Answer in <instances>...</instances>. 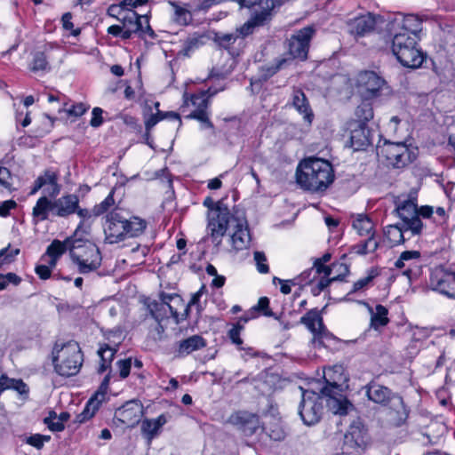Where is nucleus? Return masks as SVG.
Listing matches in <instances>:
<instances>
[{"label": "nucleus", "mask_w": 455, "mask_h": 455, "mask_svg": "<svg viewBox=\"0 0 455 455\" xmlns=\"http://www.w3.org/2000/svg\"><path fill=\"white\" fill-rule=\"evenodd\" d=\"M421 26V20L412 14L398 15L388 24L393 36L392 52L403 67L417 68L423 62V53L418 45Z\"/></svg>", "instance_id": "nucleus-1"}, {"label": "nucleus", "mask_w": 455, "mask_h": 455, "mask_svg": "<svg viewBox=\"0 0 455 455\" xmlns=\"http://www.w3.org/2000/svg\"><path fill=\"white\" fill-rule=\"evenodd\" d=\"M333 180L332 165L327 160L309 157L301 161L297 167V183L305 190L323 191L333 182Z\"/></svg>", "instance_id": "nucleus-2"}, {"label": "nucleus", "mask_w": 455, "mask_h": 455, "mask_svg": "<svg viewBox=\"0 0 455 455\" xmlns=\"http://www.w3.org/2000/svg\"><path fill=\"white\" fill-rule=\"evenodd\" d=\"M147 226V221L138 216L128 218L117 210L111 211L106 215L103 225L105 242L114 244L138 237L145 232Z\"/></svg>", "instance_id": "nucleus-3"}, {"label": "nucleus", "mask_w": 455, "mask_h": 455, "mask_svg": "<svg viewBox=\"0 0 455 455\" xmlns=\"http://www.w3.org/2000/svg\"><path fill=\"white\" fill-rule=\"evenodd\" d=\"M83 354L78 343L69 341L56 343L52 350V363L55 371L63 377L75 376L83 364Z\"/></svg>", "instance_id": "nucleus-4"}, {"label": "nucleus", "mask_w": 455, "mask_h": 455, "mask_svg": "<svg viewBox=\"0 0 455 455\" xmlns=\"http://www.w3.org/2000/svg\"><path fill=\"white\" fill-rule=\"evenodd\" d=\"M342 370L341 366L336 365L324 372L326 386L321 389V394L329 397L327 405L333 413L346 415L354 406L340 394L342 388L339 382L345 379Z\"/></svg>", "instance_id": "nucleus-5"}, {"label": "nucleus", "mask_w": 455, "mask_h": 455, "mask_svg": "<svg viewBox=\"0 0 455 455\" xmlns=\"http://www.w3.org/2000/svg\"><path fill=\"white\" fill-rule=\"evenodd\" d=\"M243 212L231 211L226 204L207 212V232L215 245H220L228 229H231Z\"/></svg>", "instance_id": "nucleus-6"}, {"label": "nucleus", "mask_w": 455, "mask_h": 455, "mask_svg": "<svg viewBox=\"0 0 455 455\" xmlns=\"http://www.w3.org/2000/svg\"><path fill=\"white\" fill-rule=\"evenodd\" d=\"M69 254L80 274L85 275L93 272L101 265V253L99 248L92 243L75 240L69 248Z\"/></svg>", "instance_id": "nucleus-7"}, {"label": "nucleus", "mask_w": 455, "mask_h": 455, "mask_svg": "<svg viewBox=\"0 0 455 455\" xmlns=\"http://www.w3.org/2000/svg\"><path fill=\"white\" fill-rule=\"evenodd\" d=\"M395 204V212L402 220L401 224L404 225L412 235H419L423 223L419 218L417 198L411 196L406 198L397 197Z\"/></svg>", "instance_id": "nucleus-8"}, {"label": "nucleus", "mask_w": 455, "mask_h": 455, "mask_svg": "<svg viewBox=\"0 0 455 455\" xmlns=\"http://www.w3.org/2000/svg\"><path fill=\"white\" fill-rule=\"evenodd\" d=\"M217 90L209 88L206 92L191 95L190 99H185L182 108L192 105L194 109L186 116L188 119H196L201 123L202 129H212L213 124L209 118V98L217 93Z\"/></svg>", "instance_id": "nucleus-9"}, {"label": "nucleus", "mask_w": 455, "mask_h": 455, "mask_svg": "<svg viewBox=\"0 0 455 455\" xmlns=\"http://www.w3.org/2000/svg\"><path fill=\"white\" fill-rule=\"evenodd\" d=\"M370 444L368 429L359 419L354 420L344 435L343 450L346 453H363Z\"/></svg>", "instance_id": "nucleus-10"}, {"label": "nucleus", "mask_w": 455, "mask_h": 455, "mask_svg": "<svg viewBox=\"0 0 455 455\" xmlns=\"http://www.w3.org/2000/svg\"><path fill=\"white\" fill-rule=\"evenodd\" d=\"M379 154L395 168H403L416 159V154L403 142L386 141L379 147Z\"/></svg>", "instance_id": "nucleus-11"}, {"label": "nucleus", "mask_w": 455, "mask_h": 455, "mask_svg": "<svg viewBox=\"0 0 455 455\" xmlns=\"http://www.w3.org/2000/svg\"><path fill=\"white\" fill-rule=\"evenodd\" d=\"M323 402L320 394L312 390L302 391L299 414L305 425L316 424L323 414Z\"/></svg>", "instance_id": "nucleus-12"}, {"label": "nucleus", "mask_w": 455, "mask_h": 455, "mask_svg": "<svg viewBox=\"0 0 455 455\" xmlns=\"http://www.w3.org/2000/svg\"><path fill=\"white\" fill-rule=\"evenodd\" d=\"M386 86V81L373 71H363L357 77V92L365 100L379 96Z\"/></svg>", "instance_id": "nucleus-13"}, {"label": "nucleus", "mask_w": 455, "mask_h": 455, "mask_svg": "<svg viewBox=\"0 0 455 455\" xmlns=\"http://www.w3.org/2000/svg\"><path fill=\"white\" fill-rule=\"evenodd\" d=\"M428 284L433 291L455 298V273L435 267L431 270Z\"/></svg>", "instance_id": "nucleus-14"}, {"label": "nucleus", "mask_w": 455, "mask_h": 455, "mask_svg": "<svg viewBox=\"0 0 455 455\" xmlns=\"http://www.w3.org/2000/svg\"><path fill=\"white\" fill-rule=\"evenodd\" d=\"M315 28L313 26L305 27L298 30L289 39V54L293 59L305 60L307 58L310 41L315 35Z\"/></svg>", "instance_id": "nucleus-15"}, {"label": "nucleus", "mask_w": 455, "mask_h": 455, "mask_svg": "<svg viewBox=\"0 0 455 455\" xmlns=\"http://www.w3.org/2000/svg\"><path fill=\"white\" fill-rule=\"evenodd\" d=\"M143 414L142 404L136 400L125 403L115 413V419L128 427H135Z\"/></svg>", "instance_id": "nucleus-16"}, {"label": "nucleus", "mask_w": 455, "mask_h": 455, "mask_svg": "<svg viewBox=\"0 0 455 455\" xmlns=\"http://www.w3.org/2000/svg\"><path fill=\"white\" fill-rule=\"evenodd\" d=\"M118 20L121 21L123 28L131 29L142 35H149L154 36L155 33L150 28L149 20L147 15H139L134 11H128L123 14L122 17H118Z\"/></svg>", "instance_id": "nucleus-17"}, {"label": "nucleus", "mask_w": 455, "mask_h": 455, "mask_svg": "<svg viewBox=\"0 0 455 455\" xmlns=\"http://www.w3.org/2000/svg\"><path fill=\"white\" fill-rule=\"evenodd\" d=\"M300 323L305 324L313 333L314 338L312 341L314 344L321 346L323 344L322 339L329 335L328 331L323 325V317L316 309L308 311L300 318Z\"/></svg>", "instance_id": "nucleus-18"}, {"label": "nucleus", "mask_w": 455, "mask_h": 455, "mask_svg": "<svg viewBox=\"0 0 455 455\" xmlns=\"http://www.w3.org/2000/svg\"><path fill=\"white\" fill-rule=\"evenodd\" d=\"M419 259L420 252L419 251H405L395 260V267L398 269H403V275L411 280L417 278L419 274L418 264Z\"/></svg>", "instance_id": "nucleus-19"}, {"label": "nucleus", "mask_w": 455, "mask_h": 455, "mask_svg": "<svg viewBox=\"0 0 455 455\" xmlns=\"http://www.w3.org/2000/svg\"><path fill=\"white\" fill-rule=\"evenodd\" d=\"M231 229L233 232L230 235V240L233 248L235 251L246 249L251 242V235L244 213L236 220L235 224Z\"/></svg>", "instance_id": "nucleus-20"}, {"label": "nucleus", "mask_w": 455, "mask_h": 455, "mask_svg": "<svg viewBox=\"0 0 455 455\" xmlns=\"http://www.w3.org/2000/svg\"><path fill=\"white\" fill-rule=\"evenodd\" d=\"M291 105L302 116L305 122L311 124L314 119V112L305 92L298 88H293L291 98Z\"/></svg>", "instance_id": "nucleus-21"}, {"label": "nucleus", "mask_w": 455, "mask_h": 455, "mask_svg": "<svg viewBox=\"0 0 455 455\" xmlns=\"http://www.w3.org/2000/svg\"><path fill=\"white\" fill-rule=\"evenodd\" d=\"M229 422L242 430L245 435H251L259 427L258 417L247 411L232 414L229 417Z\"/></svg>", "instance_id": "nucleus-22"}, {"label": "nucleus", "mask_w": 455, "mask_h": 455, "mask_svg": "<svg viewBox=\"0 0 455 455\" xmlns=\"http://www.w3.org/2000/svg\"><path fill=\"white\" fill-rule=\"evenodd\" d=\"M273 16L267 12H253L250 19L244 22L241 27L236 28V33L239 38L244 37L253 34L255 30L269 23Z\"/></svg>", "instance_id": "nucleus-23"}, {"label": "nucleus", "mask_w": 455, "mask_h": 455, "mask_svg": "<svg viewBox=\"0 0 455 455\" xmlns=\"http://www.w3.org/2000/svg\"><path fill=\"white\" fill-rule=\"evenodd\" d=\"M79 198L76 195L69 194L52 202V213L58 217L65 218L76 212Z\"/></svg>", "instance_id": "nucleus-24"}, {"label": "nucleus", "mask_w": 455, "mask_h": 455, "mask_svg": "<svg viewBox=\"0 0 455 455\" xmlns=\"http://www.w3.org/2000/svg\"><path fill=\"white\" fill-rule=\"evenodd\" d=\"M169 418L170 416L163 413L156 419H145L141 421L140 431L148 444L159 435L162 427L168 422Z\"/></svg>", "instance_id": "nucleus-25"}, {"label": "nucleus", "mask_w": 455, "mask_h": 455, "mask_svg": "<svg viewBox=\"0 0 455 455\" xmlns=\"http://www.w3.org/2000/svg\"><path fill=\"white\" fill-rule=\"evenodd\" d=\"M389 405V420L395 427L402 426L407 419L409 411L400 395H394Z\"/></svg>", "instance_id": "nucleus-26"}, {"label": "nucleus", "mask_w": 455, "mask_h": 455, "mask_svg": "<svg viewBox=\"0 0 455 455\" xmlns=\"http://www.w3.org/2000/svg\"><path fill=\"white\" fill-rule=\"evenodd\" d=\"M347 26L350 34L363 36L373 30L375 20L370 14L363 15L349 21Z\"/></svg>", "instance_id": "nucleus-27"}, {"label": "nucleus", "mask_w": 455, "mask_h": 455, "mask_svg": "<svg viewBox=\"0 0 455 455\" xmlns=\"http://www.w3.org/2000/svg\"><path fill=\"white\" fill-rule=\"evenodd\" d=\"M74 241L75 240L72 238H67L63 242L60 240H53L47 247L44 255L42 256V259H44L45 256H48L50 257V265L52 267H56L58 259L66 252L67 250H69Z\"/></svg>", "instance_id": "nucleus-28"}, {"label": "nucleus", "mask_w": 455, "mask_h": 455, "mask_svg": "<svg viewBox=\"0 0 455 455\" xmlns=\"http://www.w3.org/2000/svg\"><path fill=\"white\" fill-rule=\"evenodd\" d=\"M350 143L355 150L364 149L371 144L370 132L365 124H357L356 126L351 130Z\"/></svg>", "instance_id": "nucleus-29"}, {"label": "nucleus", "mask_w": 455, "mask_h": 455, "mask_svg": "<svg viewBox=\"0 0 455 455\" xmlns=\"http://www.w3.org/2000/svg\"><path fill=\"white\" fill-rule=\"evenodd\" d=\"M366 395L371 401L382 405L389 404L393 396L396 395L393 394L389 388L379 384L370 385L367 388Z\"/></svg>", "instance_id": "nucleus-30"}, {"label": "nucleus", "mask_w": 455, "mask_h": 455, "mask_svg": "<svg viewBox=\"0 0 455 455\" xmlns=\"http://www.w3.org/2000/svg\"><path fill=\"white\" fill-rule=\"evenodd\" d=\"M54 49L52 44H47L43 52H36L33 54L29 68L33 72H49L51 67L48 59H50V52Z\"/></svg>", "instance_id": "nucleus-31"}, {"label": "nucleus", "mask_w": 455, "mask_h": 455, "mask_svg": "<svg viewBox=\"0 0 455 455\" xmlns=\"http://www.w3.org/2000/svg\"><path fill=\"white\" fill-rule=\"evenodd\" d=\"M312 272V270H306L299 276L290 280H283L278 277H274L273 283L275 284L276 282H278L281 284V292L283 294H289L291 291V285L303 286L311 283L312 280L310 279V275Z\"/></svg>", "instance_id": "nucleus-32"}, {"label": "nucleus", "mask_w": 455, "mask_h": 455, "mask_svg": "<svg viewBox=\"0 0 455 455\" xmlns=\"http://www.w3.org/2000/svg\"><path fill=\"white\" fill-rule=\"evenodd\" d=\"M410 232L403 224L388 225L384 229V235L390 243L391 246L399 245L404 243L405 234Z\"/></svg>", "instance_id": "nucleus-33"}, {"label": "nucleus", "mask_w": 455, "mask_h": 455, "mask_svg": "<svg viewBox=\"0 0 455 455\" xmlns=\"http://www.w3.org/2000/svg\"><path fill=\"white\" fill-rule=\"evenodd\" d=\"M205 346L206 341L202 336L193 335L180 342L178 347V354L180 356L188 355L194 351L204 347Z\"/></svg>", "instance_id": "nucleus-34"}, {"label": "nucleus", "mask_w": 455, "mask_h": 455, "mask_svg": "<svg viewBox=\"0 0 455 455\" xmlns=\"http://www.w3.org/2000/svg\"><path fill=\"white\" fill-rule=\"evenodd\" d=\"M332 267H337L339 274L333 277H326L325 275L321 277L316 285L312 289L314 295H318L323 291L329 284L334 281L342 280V277L347 275L349 272L348 267L343 263H333Z\"/></svg>", "instance_id": "nucleus-35"}, {"label": "nucleus", "mask_w": 455, "mask_h": 455, "mask_svg": "<svg viewBox=\"0 0 455 455\" xmlns=\"http://www.w3.org/2000/svg\"><path fill=\"white\" fill-rule=\"evenodd\" d=\"M352 226L359 235H370L375 233V225L371 219L363 213L356 214Z\"/></svg>", "instance_id": "nucleus-36"}, {"label": "nucleus", "mask_w": 455, "mask_h": 455, "mask_svg": "<svg viewBox=\"0 0 455 455\" xmlns=\"http://www.w3.org/2000/svg\"><path fill=\"white\" fill-rule=\"evenodd\" d=\"M173 9V21L180 26H187L192 22L193 12L186 7L174 1H169Z\"/></svg>", "instance_id": "nucleus-37"}, {"label": "nucleus", "mask_w": 455, "mask_h": 455, "mask_svg": "<svg viewBox=\"0 0 455 455\" xmlns=\"http://www.w3.org/2000/svg\"><path fill=\"white\" fill-rule=\"evenodd\" d=\"M52 212V202L46 196L40 197L33 208V218L37 221H43L48 219V212Z\"/></svg>", "instance_id": "nucleus-38"}, {"label": "nucleus", "mask_w": 455, "mask_h": 455, "mask_svg": "<svg viewBox=\"0 0 455 455\" xmlns=\"http://www.w3.org/2000/svg\"><path fill=\"white\" fill-rule=\"evenodd\" d=\"M371 311V325L374 329H378L380 326H385L388 323L387 318L388 311L382 305H377L375 309H370Z\"/></svg>", "instance_id": "nucleus-39"}, {"label": "nucleus", "mask_w": 455, "mask_h": 455, "mask_svg": "<svg viewBox=\"0 0 455 455\" xmlns=\"http://www.w3.org/2000/svg\"><path fill=\"white\" fill-rule=\"evenodd\" d=\"M369 237L354 246V251L357 254L365 255L374 252L379 247V241L375 237V233L368 235Z\"/></svg>", "instance_id": "nucleus-40"}, {"label": "nucleus", "mask_w": 455, "mask_h": 455, "mask_svg": "<svg viewBox=\"0 0 455 455\" xmlns=\"http://www.w3.org/2000/svg\"><path fill=\"white\" fill-rule=\"evenodd\" d=\"M379 275L378 268L371 267L367 270L366 276L358 279L354 284L349 293H355L366 289L370 283Z\"/></svg>", "instance_id": "nucleus-41"}, {"label": "nucleus", "mask_w": 455, "mask_h": 455, "mask_svg": "<svg viewBox=\"0 0 455 455\" xmlns=\"http://www.w3.org/2000/svg\"><path fill=\"white\" fill-rule=\"evenodd\" d=\"M116 352V350L115 348H112L107 344L100 347L98 350V354L101 361L100 366L99 368L100 373L104 372L109 367Z\"/></svg>", "instance_id": "nucleus-42"}, {"label": "nucleus", "mask_w": 455, "mask_h": 455, "mask_svg": "<svg viewBox=\"0 0 455 455\" xmlns=\"http://www.w3.org/2000/svg\"><path fill=\"white\" fill-rule=\"evenodd\" d=\"M145 108L148 112L152 111L151 105L148 104V101H146ZM165 118V115L164 112L158 111L156 113H145L144 114V124L145 130L151 131L156 124H158L161 120Z\"/></svg>", "instance_id": "nucleus-43"}, {"label": "nucleus", "mask_w": 455, "mask_h": 455, "mask_svg": "<svg viewBox=\"0 0 455 455\" xmlns=\"http://www.w3.org/2000/svg\"><path fill=\"white\" fill-rule=\"evenodd\" d=\"M373 108L368 100H363L355 109V116L359 120V124H365L373 117Z\"/></svg>", "instance_id": "nucleus-44"}, {"label": "nucleus", "mask_w": 455, "mask_h": 455, "mask_svg": "<svg viewBox=\"0 0 455 455\" xmlns=\"http://www.w3.org/2000/svg\"><path fill=\"white\" fill-rule=\"evenodd\" d=\"M239 36L236 31L235 33H218L214 36V41L219 44V46L229 50L230 47L238 40Z\"/></svg>", "instance_id": "nucleus-45"}, {"label": "nucleus", "mask_w": 455, "mask_h": 455, "mask_svg": "<svg viewBox=\"0 0 455 455\" xmlns=\"http://www.w3.org/2000/svg\"><path fill=\"white\" fill-rule=\"evenodd\" d=\"M14 178L10 170L4 166L0 165V188L8 192L15 190L13 188Z\"/></svg>", "instance_id": "nucleus-46"}, {"label": "nucleus", "mask_w": 455, "mask_h": 455, "mask_svg": "<svg viewBox=\"0 0 455 455\" xmlns=\"http://www.w3.org/2000/svg\"><path fill=\"white\" fill-rule=\"evenodd\" d=\"M202 37L200 36L188 37L184 42L179 54L183 55L185 57H189L194 51H196L202 45Z\"/></svg>", "instance_id": "nucleus-47"}, {"label": "nucleus", "mask_w": 455, "mask_h": 455, "mask_svg": "<svg viewBox=\"0 0 455 455\" xmlns=\"http://www.w3.org/2000/svg\"><path fill=\"white\" fill-rule=\"evenodd\" d=\"M114 193L115 191L112 189L108 196L101 203L94 205V216H100L107 212L115 204Z\"/></svg>", "instance_id": "nucleus-48"}, {"label": "nucleus", "mask_w": 455, "mask_h": 455, "mask_svg": "<svg viewBox=\"0 0 455 455\" xmlns=\"http://www.w3.org/2000/svg\"><path fill=\"white\" fill-rule=\"evenodd\" d=\"M39 179H43L44 180V186L50 185L52 187V191L48 192L49 196H56L59 195L60 187L57 183V176L53 172H46L44 176H40Z\"/></svg>", "instance_id": "nucleus-49"}, {"label": "nucleus", "mask_w": 455, "mask_h": 455, "mask_svg": "<svg viewBox=\"0 0 455 455\" xmlns=\"http://www.w3.org/2000/svg\"><path fill=\"white\" fill-rule=\"evenodd\" d=\"M44 424L52 432H60L64 429V424L61 420L57 419V414L54 411H51L49 416L44 419Z\"/></svg>", "instance_id": "nucleus-50"}, {"label": "nucleus", "mask_w": 455, "mask_h": 455, "mask_svg": "<svg viewBox=\"0 0 455 455\" xmlns=\"http://www.w3.org/2000/svg\"><path fill=\"white\" fill-rule=\"evenodd\" d=\"M243 326L240 323H236L228 331V338L231 339L232 343H234L238 349H244L243 347V339L240 338V334Z\"/></svg>", "instance_id": "nucleus-51"}, {"label": "nucleus", "mask_w": 455, "mask_h": 455, "mask_svg": "<svg viewBox=\"0 0 455 455\" xmlns=\"http://www.w3.org/2000/svg\"><path fill=\"white\" fill-rule=\"evenodd\" d=\"M6 389H14L20 395H27L28 387L21 379H9L6 377Z\"/></svg>", "instance_id": "nucleus-52"}, {"label": "nucleus", "mask_w": 455, "mask_h": 455, "mask_svg": "<svg viewBox=\"0 0 455 455\" xmlns=\"http://www.w3.org/2000/svg\"><path fill=\"white\" fill-rule=\"evenodd\" d=\"M334 267H330L328 266H325L323 262H321V259H316L314 263V266L312 268H310L309 270H312L313 272L311 273V275H313V277L310 279L313 281L316 275H321L323 274V276L325 275L326 277L330 276L332 269Z\"/></svg>", "instance_id": "nucleus-53"}, {"label": "nucleus", "mask_w": 455, "mask_h": 455, "mask_svg": "<svg viewBox=\"0 0 455 455\" xmlns=\"http://www.w3.org/2000/svg\"><path fill=\"white\" fill-rule=\"evenodd\" d=\"M266 431L268 436L274 441H282L285 438L286 433L283 428L278 425L275 424L270 427H266Z\"/></svg>", "instance_id": "nucleus-54"}, {"label": "nucleus", "mask_w": 455, "mask_h": 455, "mask_svg": "<svg viewBox=\"0 0 455 455\" xmlns=\"http://www.w3.org/2000/svg\"><path fill=\"white\" fill-rule=\"evenodd\" d=\"M254 260L256 262L257 270L261 274H267L269 272V267L267 263V257L262 251H255Z\"/></svg>", "instance_id": "nucleus-55"}, {"label": "nucleus", "mask_w": 455, "mask_h": 455, "mask_svg": "<svg viewBox=\"0 0 455 455\" xmlns=\"http://www.w3.org/2000/svg\"><path fill=\"white\" fill-rule=\"evenodd\" d=\"M51 439L49 435H43L40 434H35L26 438V443L29 445L41 449L43 448L44 442H48Z\"/></svg>", "instance_id": "nucleus-56"}, {"label": "nucleus", "mask_w": 455, "mask_h": 455, "mask_svg": "<svg viewBox=\"0 0 455 455\" xmlns=\"http://www.w3.org/2000/svg\"><path fill=\"white\" fill-rule=\"evenodd\" d=\"M269 299L267 297H261L257 305L252 307L251 310L255 312H262L264 315L270 316L272 312L268 310Z\"/></svg>", "instance_id": "nucleus-57"}, {"label": "nucleus", "mask_w": 455, "mask_h": 455, "mask_svg": "<svg viewBox=\"0 0 455 455\" xmlns=\"http://www.w3.org/2000/svg\"><path fill=\"white\" fill-rule=\"evenodd\" d=\"M97 408H93L92 406H89V401L86 403L84 409L81 413L76 416V421L79 423H83L90 419H92L96 411Z\"/></svg>", "instance_id": "nucleus-58"}, {"label": "nucleus", "mask_w": 455, "mask_h": 455, "mask_svg": "<svg viewBox=\"0 0 455 455\" xmlns=\"http://www.w3.org/2000/svg\"><path fill=\"white\" fill-rule=\"evenodd\" d=\"M107 393L98 389L94 395L89 399V406L100 409L102 403L106 400Z\"/></svg>", "instance_id": "nucleus-59"}, {"label": "nucleus", "mask_w": 455, "mask_h": 455, "mask_svg": "<svg viewBox=\"0 0 455 455\" xmlns=\"http://www.w3.org/2000/svg\"><path fill=\"white\" fill-rule=\"evenodd\" d=\"M86 110L87 108L83 103H77L76 105H73L70 108L60 109L59 112L60 113L61 111H65L68 116L78 117L84 115Z\"/></svg>", "instance_id": "nucleus-60"}, {"label": "nucleus", "mask_w": 455, "mask_h": 455, "mask_svg": "<svg viewBox=\"0 0 455 455\" xmlns=\"http://www.w3.org/2000/svg\"><path fill=\"white\" fill-rule=\"evenodd\" d=\"M55 267H52L50 265V261L48 262V265H37L35 268V271L36 275L43 280H46L50 278L52 270Z\"/></svg>", "instance_id": "nucleus-61"}, {"label": "nucleus", "mask_w": 455, "mask_h": 455, "mask_svg": "<svg viewBox=\"0 0 455 455\" xmlns=\"http://www.w3.org/2000/svg\"><path fill=\"white\" fill-rule=\"evenodd\" d=\"M132 366V360L125 359L117 362V367L119 370V375L122 379H125L129 376Z\"/></svg>", "instance_id": "nucleus-62"}, {"label": "nucleus", "mask_w": 455, "mask_h": 455, "mask_svg": "<svg viewBox=\"0 0 455 455\" xmlns=\"http://www.w3.org/2000/svg\"><path fill=\"white\" fill-rule=\"evenodd\" d=\"M102 113H103V110L100 108L97 107L92 109V117L90 121V124L92 127H99L102 124V123H103Z\"/></svg>", "instance_id": "nucleus-63"}, {"label": "nucleus", "mask_w": 455, "mask_h": 455, "mask_svg": "<svg viewBox=\"0 0 455 455\" xmlns=\"http://www.w3.org/2000/svg\"><path fill=\"white\" fill-rule=\"evenodd\" d=\"M17 204L14 200H7L0 204V216L7 217L10 214L11 210L14 209Z\"/></svg>", "instance_id": "nucleus-64"}]
</instances>
